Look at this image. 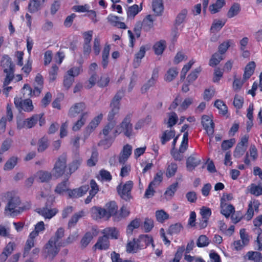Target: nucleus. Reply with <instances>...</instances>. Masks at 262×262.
<instances>
[{
    "label": "nucleus",
    "mask_w": 262,
    "mask_h": 262,
    "mask_svg": "<svg viewBox=\"0 0 262 262\" xmlns=\"http://www.w3.org/2000/svg\"><path fill=\"white\" fill-rule=\"evenodd\" d=\"M3 201L7 202L5 213L12 217L19 215L29 208V206L21 205L19 198L12 192L5 193Z\"/></svg>",
    "instance_id": "nucleus-1"
},
{
    "label": "nucleus",
    "mask_w": 262,
    "mask_h": 262,
    "mask_svg": "<svg viewBox=\"0 0 262 262\" xmlns=\"http://www.w3.org/2000/svg\"><path fill=\"white\" fill-rule=\"evenodd\" d=\"M1 66L3 72L6 74L3 82V85L5 86L9 84L14 78L15 65L12 59L8 55H5L2 58Z\"/></svg>",
    "instance_id": "nucleus-2"
},
{
    "label": "nucleus",
    "mask_w": 262,
    "mask_h": 262,
    "mask_svg": "<svg viewBox=\"0 0 262 262\" xmlns=\"http://www.w3.org/2000/svg\"><path fill=\"white\" fill-rule=\"evenodd\" d=\"M125 90L121 89L119 90L114 97L110 104L111 110L109 112L107 115V120L108 122H116L115 119V116L117 115L120 109V101L124 96Z\"/></svg>",
    "instance_id": "nucleus-3"
},
{
    "label": "nucleus",
    "mask_w": 262,
    "mask_h": 262,
    "mask_svg": "<svg viewBox=\"0 0 262 262\" xmlns=\"http://www.w3.org/2000/svg\"><path fill=\"white\" fill-rule=\"evenodd\" d=\"M134 183L132 181H126L125 183H121L117 187L116 190L119 196L126 202H129L133 199L131 191Z\"/></svg>",
    "instance_id": "nucleus-4"
},
{
    "label": "nucleus",
    "mask_w": 262,
    "mask_h": 262,
    "mask_svg": "<svg viewBox=\"0 0 262 262\" xmlns=\"http://www.w3.org/2000/svg\"><path fill=\"white\" fill-rule=\"evenodd\" d=\"M123 132L127 137L129 138L133 133V125L130 123V117L127 115L119 125H118L114 132V137Z\"/></svg>",
    "instance_id": "nucleus-5"
},
{
    "label": "nucleus",
    "mask_w": 262,
    "mask_h": 262,
    "mask_svg": "<svg viewBox=\"0 0 262 262\" xmlns=\"http://www.w3.org/2000/svg\"><path fill=\"white\" fill-rule=\"evenodd\" d=\"M67 167V155L62 154L58 158L54 164L53 174L57 177H61Z\"/></svg>",
    "instance_id": "nucleus-6"
},
{
    "label": "nucleus",
    "mask_w": 262,
    "mask_h": 262,
    "mask_svg": "<svg viewBox=\"0 0 262 262\" xmlns=\"http://www.w3.org/2000/svg\"><path fill=\"white\" fill-rule=\"evenodd\" d=\"M14 104L15 107L20 112L21 110L26 112H31L33 110L34 106L32 100L29 98L23 100L18 97L14 98Z\"/></svg>",
    "instance_id": "nucleus-7"
},
{
    "label": "nucleus",
    "mask_w": 262,
    "mask_h": 262,
    "mask_svg": "<svg viewBox=\"0 0 262 262\" xmlns=\"http://www.w3.org/2000/svg\"><path fill=\"white\" fill-rule=\"evenodd\" d=\"M201 123L208 136L211 138L214 132V124L212 119L207 115H203L202 117Z\"/></svg>",
    "instance_id": "nucleus-8"
},
{
    "label": "nucleus",
    "mask_w": 262,
    "mask_h": 262,
    "mask_svg": "<svg viewBox=\"0 0 262 262\" xmlns=\"http://www.w3.org/2000/svg\"><path fill=\"white\" fill-rule=\"evenodd\" d=\"M60 247L58 245V243H56L53 241V238H50L45 245L47 255L51 256L53 259L59 252Z\"/></svg>",
    "instance_id": "nucleus-9"
},
{
    "label": "nucleus",
    "mask_w": 262,
    "mask_h": 262,
    "mask_svg": "<svg viewBox=\"0 0 262 262\" xmlns=\"http://www.w3.org/2000/svg\"><path fill=\"white\" fill-rule=\"evenodd\" d=\"M89 189V186L88 185H83L78 188L70 189L68 194L71 198H78L85 194Z\"/></svg>",
    "instance_id": "nucleus-10"
},
{
    "label": "nucleus",
    "mask_w": 262,
    "mask_h": 262,
    "mask_svg": "<svg viewBox=\"0 0 262 262\" xmlns=\"http://www.w3.org/2000/svg\"><path fill=\"white\" fill-rule=\"evenodd\" d=\"M105 209L106 210L107 219L112 216L113 221H115V216L117 215L118 211V206L116 203L115 201H111L106 203Z\"/></svg>",
    "instance_id": "nucleus-11"
},
{
    "label": "nucleus",
    "mask_w": 262,
    "mask_h": 262,
    "mask_svg": "<svg viewBox=\"0 0 262 262\" xmlns=\"http://www.w3.org/2000/svg\"><path fill=\"white\" fill-rule=\"evenodd\" d=\"M85 109V105L83 102L77 103L73 105L69 110L68 115L71 118L75 117L78 114Z\"/></svg>",
    "instance_id": "nucleus-12"
},
{
    "label": "nucleus",
    "mask_w": 262,
    "mask_h": 262,
    "mask_svg": "<svg viewBox=\"0 0 262 262\" xmlns=\"http://www.w3.org/2000/svg\"><path fill=\"white\" fill-rule=\"evenodd\" d=\"M92 217L96 220L102 218H106L108 220L106 210L105 208L93 207L92 208Z\"/></svg>",
    "instance_id": "nucleus-13"
},
{
    "label": "nucleus",
    "mask_w": 262,
    "mask_h": 262,
    "mask_svg": "<svg viewBox=\"0 0 262 262\" xmlns=\"http://www.w3.org/2000/svg\"><path fill=\"white\" fill-rule=\"evenodd\" d=\"M201 160L196 155L193 154L189 157L186 160V167L189 171H192L201 163Z\"/></svg>",
    "instance_id": "nucleus-14"
},
{
    "label": "nucleus",
    "mask_w": 262,
    "mask_h": 262,
    "mask_svg": "<svg viewBox=\"0 0 262 262\" xmlns=\"http://www.w3.org/2000/svg\"><path fill=\"white\" fill-rule=\"evenodd\" d=\"M144 248V245L138 242V239L134 238L133 241L129 242L126 245V251L128 253H136L138 249Z\"/></svg>",
    "instance_id": "nucleus-15"
},
{
    "label": "nucleus",
    "mask_w": 262,
    "mask_h": 262,
    "mask_svg": "<svg viewBox=\"0 0 262 262\" xmlns=\"http://www.w3.org/2000/svg\"><path fill=\"white\" fill-rule=\"evenodd\" d=\"M110 246V242L108 237L106 235H103L99 237L97 243L94 245L96 248L99 250H106Z\"/></svg>",
    "instance_id": "nucleus-16"
},
{
    "label": "nucleus",
    "mask_w": 262,
    "mask_h": 262,
    "mask_svg": "<svg viewBox=\"0 0 262 262\" xmlns=\"http://www.w3.org/2000/svg\"><path fill=\"white\" fill-rule=\"evenodd\" d=\"M38 213L43 216L45 219H51L57 213L58 210L56 208H48L47 207L38 209Z\"/></svg>",
    "instance_id": "nucleus-17"
},
{
    "label": "nucleus",
    "mask_w": 262,
    "mask_h": 262,
    "mask_svg": "<svg viewBox=\"0 0 262 262\" xmlns=\"http://www.w3.org/2000/svg\"><path fill=\"white\" fill-rule=\"evenodd\" d=\"M244 258L246 260H252L254 262H262V254L258 251H248Z\"/></svg>",
    "instance_id": "nucleus-18"
},
{
    "label": "nucleus",
    "mask_w": 262,
    "mask_h": 262,
    "mask_svg": "<svg viewBox=\"0 0 262 262\" xmlns=\"http://www.w3.org/2000/svg\"><path fill=\"white\" fill-rule=\"evenodd\" d=\"M145 52L146 50L145 47L141 46L139 52L135 55V58L133 62V66L135 68H137L139 66L141 60L144 57Z\"/></svg>",
    "instance_id": "nucleus-19"
},
{
    "label": "nucleus",
    "mask_w": 262,
    "mask_h": 262,
    "mask_svg": "<svg viewBox=\"0 0 262 262\" xmlns=\"http://www.w3.org/2000/svg\"><path fill=\"white\" fill-rule=\"evenodd\" d=\"M142 9V4H141L140 7L138 5L135 4L132 6L129 7L127 11V17L133 19L134 17Z\"/></svg>",
    "instance_id": "nucleus-20"
},
{
    "label": "nucleus",
    "mask_w": 262,
    "mask_h": 262,
    "mask_svg": "<svg viewBox=\"0 0 262 262\" xmlns=\"http://www.w3.org/2000/svg\"><path fill=\"white\" fill-rule=\"evenodd\" d=\"M42 87L40 86H35L34 89L32 90V88L28 84H25L23 86V90L28 91V96H38L41 91Z\"/></svg>",
    "instance_id": "nucleus-21"
},
{
    "label": "nucleus",
    "mask_w": 262,
    "mask_h": 262,
    "mask_svg": "<svg viewBox=\"0 0 262 262\" xmlns=\"http://www.w3.org/2000/svg\"><path fill=\"white\" fill-rule=\"evenodd\" d=\"M176 132L174 129L166 130L163 134L161 137V142L162 145L169 141L171 139L173 138L175 136Z\"/></svg>",
    "instance_id": "nucleus-22"
},
{
    "label": "nucleus",
    "mask_w": 262,
    "mask_h": 262,
    "mask_svg": "<svg viewBox=\"0 0 262 262\" xmlns=\"http://www.w3.org/2000/svg\"><path fill=\"white\" fill-rule=\"evenodd\" d=\"M36 177L40 182H48L51 179L52 174L50 172L40 170L36 173Z\"/></svg>",
    "instance_id": "nucleus-23"
},
{
    "label": "nucleus",
    "mask_w": 262,
    "mask_h": 262,
    "mask_svg": "<svg viewBox=\"0 0 262 262\" xmlns=\"http://www.w3.org/2000/svg\"><path fill=\"white\" fill-rule=\"evenodd\" d=\"M221 213L227 218L229 217L231 214L235 211L234 206L231 204L227 205L225 204L224 205L223 203H221Z\"/></svg>",
    "instance_id": "nucleus-24"
},
{
    "label": "nucleus",
    "mask_w": 262,
    "mask_h": 262,
    "mask_svg": "<svg viewBox=\"0 0 262 262\" xmlns=\"http://www.w3.org/2000/svg\"><path fill=\"white\" fill-rule=\"evenodd\" d=\"M164 7L162 0L152 1V10L156 15H160L163 11Z\"/></svg>",
    "instance_id": "nucleus-25"
},
{
    "label": "nucleus",
    "mask_w": 262,
    "mask_h": 262,
    "mask_svg": "<svg viewBox=\"0 0 262 262\" xmlns=\"http://www.w3.org/2000/svg\"><path fill=\"white\" fill-rule=\"evenodd\" d=\"M255 68V63L254 61L250 62L245 67L244 78L245 80H247L254 73Z\"/></svg>",
    "instance_id": "nucleus-26"
},
{
    "label": "nucleus",
    "mask_w": 262,
    "mask_h": 262,
    "mask_svg": "<svg viewBox=\"0 0 262 262\" xmlns=\"http://www.w3.org/2000/svg\"><path fill=\"white\" fill-rule=\"evenodd\" d=\"M111 48L109 45H105L103 51L102 55V65L103 68H106L108 63V57L110 55V51Z\"/></svg>",
    "instance_id": "nucleus-27"
},
{
    "label": "nucleus",
    "mask_w": 262,
    "mask_h": 262,
    "mask_svg": "<svg viewBox=\"0 0 262 262\" xmlns=\"http://www.w3.org/2000/svg\"><path fill=\"white\" fill-rule=\"evenodd\" d=\"M43 114H35L31 117L26 119L27 123L26 127L28 128H31L34 127L38 121L40 117H43Z\"/></svg>",
    "instance_id": "nucleus-28"
},
{
    "label": "nucleus",
    "mask_w": 262,
    "mask_h": 262,
    "mask_svg": "<svg viewBox=\"0 0 262 262\" xmlns=\"http://www.w3.org/2000/svg\"><path fill=\"white\" fill-rule=\"evenodd\" d=\"M69 187L68 178L63 181L56 186L55 192L60 194H62L63 192L68 191L69 192L70 189Z\"/></svg>",
    "instance_id": "nucleus-29"
},
{
    "label": "nucleus",
    "mask_w": 262,
    "mask_h": 262,
    "mask_svg": "<svg viewBox=\"0 0 262 262\" xmlns=\"http://www.w3.org/2000/svg\"><path fill=\"white\" fill-rule=\"evenodd\" d=\"M129 214V211L126 207L123 205L120 209L117 211V215L115 216V222H119L122 219L127 217Z\"/></svg>",
    "instance_id": "nucleus-30"
},
{
    "label": "nucleus",
    "mask_w": 262,
    "mask_h": 262,
    "mask_svg": "<svg viewBox=\"0 0 262 262\" xmlns=\"http://www.w3.org/2000/svg\"><path fill=\"white\" fill-rule=\"evenodd\" d=\"M154 20L153 16L151 15H148L142 23L143 30L145 31H149L153 27Z\"/></svg>",
    "instance_id": "nucleus-31"
},
{
    "label": "nucleus",
    "mask_w": 262,
    "mask_h": 262,
    "mask_svg": "<svg viewBox=\"0 0 262 262\" xmlns=\"http://www.w3.org/2000/svg\"><path fill=\"white\" fill-rule=\"evenodd\" d=\"M102 233L108 237L110 236L112 238L117 239L118 238V231L115 227H107L105 228Z\"/></svg>",
    "instance_id": "nucleus-32"
},
{
    "label": "nucleus",
    "mask_w": 262,
    "mask_h": 262,
    "mask_svg": "<svg viewBox=\"0 0 262 262\" xmlns=\"http://www.w3.org/2000/svg\"><path fill=\"white\" fill-rule=\"evenodd\" d=\"M41 3L38 0L31 1L28 5V11L31 13L37 12L40 9Z\"/></svg>",
    "instance_id": "nucleus-33"
},
{
    "label": "nucleus",
    "mask_w": 262,
    "mask_h": 262,
    "mask_svg": "<svg viewBox=\"0 0 262 262\" xmlns=\"http://www.w3.org/2000/svg\"><path fill=\"white\" fill-rule=\"evenodd\" d=\"M103 118L102 114H99L97 117H95L93 120L90 123L86 128V130H90L89 132L91 133L94 129H95L100 122Z\"/></svg>",
    "instance_id": "nucleus-34"
},
{
    "label": "nucleus",
    "mask_w": 262,
    "mask_h": 262,
    "mask_svg": "<svg viewBox=\"0 0 262 262\" xmlns=\"http://www.w3.org/2000/svg\"><path fill=\"white\" fill-rule=\"evenodd\" d=\"M187 10L184 9L181 10V11L177 15L174 24L176 27L180 25L184 21L187 15Z\"/></svg>",
    "instance_id": "nucleus-35"
},
{
    "label": "nucleus",
    "mask_w": 262,
    "mask_h": 262,
    "mask_svg": "<svg viewBox=\"0 0 262 262\" xmlns=\"http://www.w3.org/2000/svg\"><path fill=\"white\" fill-rule=\"evenodd\" d=\"M225 4V0H217L215 3L210 6V11L211 13L215 14L218 12Z\"/></svg>",
    "instance_id": "nucleus-36"
},
{
    "label": "nucleus",
    "mask_w": 262,
    "mask_h": 262,
    "mask_svg": "<svg viewBox=\"0 0 262 262\" xmlns=\"http://www.w3.org/2000/svg\"><path fill=\"white\" fill-rule=\"evenodd\" d=\"M18 158L16 157H12L9 158L4 166V170H10L17 164Z\"/></svg>",
    "instance_id": "nucleus-37"
},
{
    "label": "nucleus",
    "mask_w": 262,
    "mask_h": 262,
    "mask_svg": "<svg viewBox=\"0 0 262 262\" xmlns=\"http://www.w3.org/2000/svg\"><path fill=\"white\" fill-rule=\"evenodd\" d=\"M88 117L87 113H83L80 116V119L75 123L73 126V130L76 131L79 130L84 124Z\"/></svg>",
    "instance_id": "nucleus-38"
},
{
    "label": "nucleus",
    "mask_w": 262,
    "mask_h": 262,
    "mask_svg": "<svg viewBox=\"0 0 262 262\" xmlns=\"http://www.w3.org/2000/svg\"><path fill=\"white\" fill-rule=\"evenodd\" d=\"M49 146L48 140L47 138L43 137L38 141L37 150L39 152L44 151Z\"/></svg>",
    "instance_id": "nucleus-39"
},
{
    "label": "nucleus",
    "mask_w": 262,
    "mask_h": 262,
    "mask_svg": "<svg viewBox=\"0 0 262 262\" xmlns=\"http://www.w3.org/2000/svg\"><path fill=\"white\" fill-rule=\"evenodd\" d=\"M240 6L237 3L234 4L229 9L227 13V17L232 18L238 14L240 11Z\"/></svg>",
    "instance_id": "nucleus-40"
},
{
    "label": "nucleus",
    "mask_w": 262,
    "mask_h": 262,
    "mask_svg": "<svg viewBox=\"0 0 262 262\" xmlns=\"http://www.w3.org/2000/svg\"><path fill=\"white\" fill-rule=\"evenodd\" d=\"M84 212L83 211H79L75 213L71 219L70 220L68 223L69 227H74L77 222L78 221L79 219L84 216Z\"/></svg>",
    "instance_id": "nucleus-41"
},
{
    "label": "nucleus",
    "mask_w": 262,
    "mask_h": 262,
    "mask_svg": "<svg viewBox=\"0 0 262 262\" xmlns=\"http://www.w3.org/2000/svg\"><path fill=\"white\" fill-rule=\"evenodd\" d=\"M140 226V220L139 219H135L132 221L127 226L126 232L127 234H132L133 231L135 229L139 228Z\"/></svg>",
    "instance_id": "nucleus-42"
},
{
    "label": "nucleus",
    "mask_w": 262,
    "mask_h": 262,
    "mask_svg": "<svg viewBox=\"0 0 262 262\" xmlns=\"http://www.w3.org/2000/svg\"><path fill=\"white\" fill-rule=\"evenodd\" d=\"M93 238V234L90 232H86L82 238L80 244L82 248H85Z\"/></svg>",
    "instance_id": "nucleus-43"
},
{
    "label": "nucleus",
    "mask_w": 262,
    "mask_h": 262,
    "mask_svg": "<svg viewBox=\"0 0 262 262\" xmlns=\"http://www.w3.org/2000/svg\"><path fill=\"white\" fill-rule=\"evenodd\" d=\"M98 152L95 148L93 149L91 158L88 160L87 164L92 167L96 165L98 161Z\"/></svg>",
    "instance_id": "nucleus-44"
},
{
    "label": "nucleus",
    "mask_w": 262,
    "mask_h": 262,
    "mask_svg": "<svg viewBox=\"0 0 262 262\" xmlns=\"http://www.w3.org/2000/svg\"><path fill=\"white\" fill-rule=\"evenodd\" d=\"M178 166L176 163H171L168 165L166 169V175L168 178L173 177L177 171Z\"/></svg>",
    "instance_id": "nucleus-45"
},
{
    "label": "nucleus",
    "mask_w": 262,
    "mask_h": 262,
    "mask_svg": "<svg viewBox=\"0 0 262 262\" xmlns=\"http://www.w3.org/2000/svg\"><path fill=\"white\" fill-rule=\"evenodd\" d=\"M152 238L148 235H141L138 238V242L140 243V244L144 245V247H145L148 246L150 243L152 244V246L154 247V245L152 244Z\"/></svg>",
    "instance_id": "nucleus-46"
},
{
    "label": "nucleus",
    "mask_w": 262,
    "mask_h": 262,
    "mask_svg": "<svg viewBox=\"0 0 262 262\" xmlns=\"http://www.w3.org/2000/svg\"><path fill=\"white\" fill-rule=\"evenodd\" d=\"M178 72L176 68H170L167 72L165 79L166 81L170 82L174 79L178 75Z\"/></svg>",
    "instance_id": "nucleus-47"
},
{
    "label": "nucleus",
    "mask_w": 262,
    "mask_h": 262,
    "mask_svg": "<svg viewBox=\"0 0 262 262\" xmlns=\"http://www.w3.org/2000/svg\"><path fill=\"white\" fill-rule=\"evenodd\" d=\"M225 22H223L220 20H214L212 26L210 28V30L212 32H219L225 25Z\"/></svg>",
    "instance_id": "nucleus-48"
},
{
    "label": "nucleus",
    "mask_w": 262,
    "mask_h": 262,
    "mask_svg": "<svg viewBox=\"0 0 262 262\" xmlns=\"http://www.w3.org/2000/svg\"><path fill=\"white\" fill-rule=\"evenodd\" d=\"M165 41L161 40L157 42L154 46L155 53L157 55H161L163 53L165 48Z\"/></svg>",
    "instance_id": "nucleus-49"
},
{
    "label": "nucleus",
    "mask_w": 262,
    "mask_h": 262,
    "mask_svg": "<svg viewBox=\"0 0 262 262\" xmlns=\"http://www.w3.org/2000/svg\"><path fill=\"white\" fill-rule=\"evenodd\" d=\"M223 59V57L221 55L215 53L212 55L210 59L209 64L211 67H215Z\"/></svg>",
    "instance_id": "nucleus-50"
},
{
    "label": "nucleus",
    "mask_w": 262,
    "mask_h": 262,
    "mask_svg": "<svg viewBox=\"0 0 262 262\" xmlns=\"http://www.w3.org/2000/svg\"><path fill=\"white\" fill-rule=\"evenodd\" d=\"M214 106L220 110V113L225 115L227 113L226 105L220 100H217L214 102Z\"/></svg>",
    "instance_id": "nucleus-51"
},
{
    "label": "nucleus",
    "mask_w": 262,
    "mask_h": 262,
    "mask_svg": "<svg viewBox=\"0 0 262 262\" xmlns=\"http://www.w3.org/2000/svg\"><path fill=\"white\" fill-rule=\"evenodd\" d=\"M201 71V67L196 68L192 71L187 76V80L188 83H191L195 81L198 77V74Z\"/></svg>",
    "instance_id": "nucleus-52"
},
{
    "label": "nucleus",
    "mask_w": 262,
    "mask_h": 262,
    "mask_svg": "<svg viewBox=\"0 0 262 262\" xmlns=\"http://www.w3.org/2000/svg\"><path fill=\"white\" fill-rule=\"evenodd\" d=\"M183 227L180 223H176L173 225H171L168 229V233L172 234H177L180 232Z\"/></svg>",
    "instance_id": "nucleus-53"
},
{
    "label": "nucleus",
    "mask_w": 262,
    "mask_h": 262,
    "mask_svg": "<svg viewBox=\"0 0 262 262\" xmlns=\"http://www.w3.org/2000/svg\"><path fill=\"white\" fill-rule=\"evenodd\" d=\"M168 116L169 118L167 122V127L171 128L177 123L178 117L174 112L169 113Z\"/></svg>",
    "instance_id": "nucleus-54"
},
{
    "label": "nucleus",
    "mask_w": 262,
    "mask_h": 262,
    "mask_svg": "<svg viewBox=\"0 0 262 262\" xmlns=\"http://www.w3.org/2000/svg\"><path fill=\"white\" fill-rule=\"evenodd\" d=\"M246 149L247 145H246V146H242L237 144L233 152V156L236 158H240L244 154Z\"/></svg>",
    "instance_id": "nucleus-55"
},
{
    "label": "nucleus",
    "mask_w": 262,
    "mask_h": 262,
    "mask_svg": "<svg viewBox=\"0 0 262 262\" xmlns=\"http://www.w3.org/2000/svg\"><path fill=\"white\" fill-rule=\"evenodd\" d=\"M188 133L187 132H185L183 134V141L181 143L180 147V151L181 152H185L188 146Z\"/></svg>",
    "instance_id": "nucleus-56"
},
{
    "label": "nucleus",
    "mask_w": 262,
    "mask_h": 262,
    "mask_svg": "<svg viewBox=\"0 0 262 262\" xmlns=\"http://www.w3.org/2000/svg\"><path fill=\"white\" fill-rule=\"evenodd\" d=\"M163 171L161 170H159L156 174L155 176L154 177L153 181H152L150 183L151 185H153L155 187L158 186L163 180Z\"/></svg>",
    "instance_id": "nucleus-57"
},
{
    "label": "nucleus",
    "mask_w": 262,
    "mask_h": 262,
    "mask_svg": "<svg viewBox=\"0 0 262 262\" xmlns=\"http://www.w3.org/2000/svg\"><path fill=\"white\" fill-rule=\"evenodd\" d=\"M157 220L160 223H163L165 220L168 219V214L164 211L161 210L157 211L156 212Z\"/></svg>",
    "instance_id": "nucleus-58"
},
{
    "label": "nucleus",
    "mask_w": 262,
    "mask_h": 262,
    "mask_svg": "<svg viewBox=\"0 0 262 262\" xmlns=\"http://www.w3.org/2000/svg\"><path fill=\"white\" fill-rule=\"evenodd\" d=\"M209 244L208 238L206 235H202L198 239L196 245L199 247H204L208 246Z\"/></svg>",
    "instance_id": "nucleus-59"
},
{
    "label": "nucleus",
    "mask_w": 262,
    "mask_h": 262,
    "mask_svg": "<svg viewBox=\"0 0 262 262\" xmlns=\"http://www.w3.org/2000/svg\"><path fill=\"white\" fill-rule=\"evenodd\" d=\"M64 234V230L62 228H59L55 233L54 236L52 237L51 238H53V241L56 243L62 242L60 240L63 237Z\"/></svg>",
    "instance_id": "nucleus-60"
},
{
    "label": "nucleus",
    "mask_w": 262,
    "mask_h": 262,
    "mask_svg": "<svg viewBox=\"0 0 262 262\" xmlns=\"http://www.w3.org/2000/svg\"><path fill=\"white\" fill-rule=\"evenodd\" d=\"M34 246V242L33 239H28L25 248H24V251L23 253V256L25 257L28 255V254L29 253V251H30L31 249Z\"/></svg>",
    "instance_id": "nucleus-61"
},
{
    "label": "nucleus",
    "mask_w": 262,
    "mask_h": 262,
    "mask_svg": "<svg viewBox=\"0 0 262 262\" xmlns=\"http://www.w3.org/2000/svg\"><path fill=\"white\" fill-rule=\"evenodd\" d=\"M16 247V244L14 242H9L4 248L3 252L8 255H10Z\"/></svg>",
    "instance_id": "nucleus-62"
},
{
    "label": "nucleus",
    "mask_w": 262,
    "mask_h": 262,
    "mask_svg": "<svg viewBox=\"0 0 262 262\" xmlns=\"http://www.w3.org/2000/svg\"><path fill=\"white\" fill-rule=\"evenodd\" d=\"M116 124V122H108V123L104 127L102 130V133L105 136H107L112 131Z\"/></svg>",
    "instance_id": "nucleus-63"
},
{
    "label": "nucleus",
    "mask_w": 262,
    "mask_h": 262,
    "mask_svg": "<svg viewBox=\"0 0 262 262\" xmlns=\"http://www.w3.org/2000/svg\"><path fill=\"white\" fill-rule=\"evenodd\" d=\"M58 70V67L56 65L52 66L51 70L49 71L50 82H53L56 79Z\"/></svg>",
    "instance_id": "nucleus-64"
}]
</instances>
